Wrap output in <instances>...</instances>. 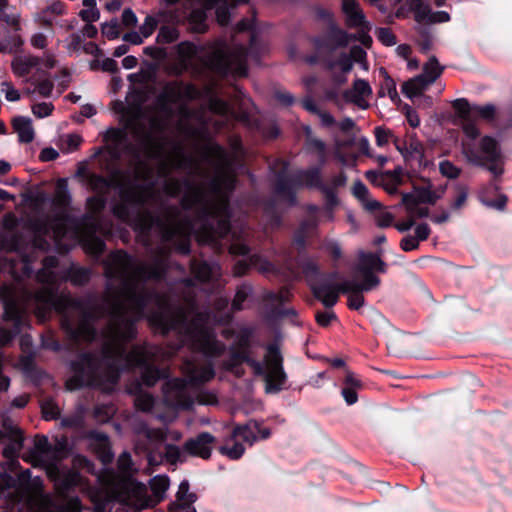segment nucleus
Returning <instances> with one entry per match:
<instances>
[{"label": "nucleus", "instance_id": "obj_1", "mask_svg": "<svg viewBox=\"0 0 512 512\" xmlns=\"http://www.w3.org/2000/svg\"><path fill=\"white\" fill-rule=\"evenodd\" d=\"M57 264L56 257H46L37 273L38 281L45 285L35 292L24 290L17 299L8 297L4 317L14 323V333H18L28 311L45 321L54 309L62 314V328L75 343L93 341L97 335L93 322L108 317L101 332V349L80 353L71 362L73 375L66 381L67 390L92 387L108 392L117 384L121 370L136 367L142 370L141 378L147 386L165 377V370L154 367L163 355L161 348L135 345L129 352L126 349L136 336L135 322L143 316L163 334L174 331L179 336L180 343L171 348L169 356L183 345L206 357H217L225 351L212 327L215 316L198 311L193 296H186L184 305L174 307L166 296L150 290L149 282L160 280L167 268L165 252L161 251L150 263L123 250L111 252L103 261L108 283L101 300L93 295H56L57 276L53 268Z\"/></svg>", "mask_w": 512, "mask_h": 512}, {"label": "nucleus", "instance_id": "obj_2", "mask_svg": "<svg viewBox=\"0 0 512 512\" xmlns=\"http://www.w3.org/2000/svg\"><path fill=\"white\" fill-rule=\"evenodd\" d=\"M198 90L191 84L168 82L156 98L157 113L147 116L140 107L123 114V128H109L104 134L105 149L114 160L129 157L142 166L141 157L158 159V175L164 178L163 191L177 196L185 189L180 209L164 207L160 196L150 185L122 184L120 202L113 214L142 234L156 227L163 244L174 243L182 254L190 251V236L195 234L200 243L216 245L230 232L229 193L234 189L235 166L242 149L233 142L232 151L209 142L203 146L201 159L188 155L182 144L174 143L166 151L165 130L175 115L174 104H179L177 132L191 139H200L204 127L190 123L194 111L185 103L195 99Z\"/></svg>", "mask_w": 512, "mask_h": 512}, {"label": "nucleus", "instance_id": "obj_3", "mask_svg": "<svg viewBox=\"0 0 512 512\" xmlns=\"http://www.w3.org/2000/svg\"><path fill=\"white\" fill-rule=\"evenodd\" d=\"M453 108L456 111L455 123L461 126L467 137L462 141V153L467 162L487 168L495 178L501 176L503 167L497 141L490 136H485L481 139L479 148L472 143L479 135L476 118L492 120L496 113L495 106L492 104L471 106L466 99L460 98L453 101Z\"/></svg>", "mask_w": 512, "mask_h": 512}, {"label": "nucleus", "instance_id": "obj_4", "mask_svg": "<svg viewBox=\"0 0 512 512\" xmlns=\"http://www.w3.org/2000/svg\"><path fill=\"white\" fill-rule=\"evenodd\" d=\"M249 335L243 334L238 337L237 342L232 346V352L226 367L233 370L241 363H247L253 368L256 375H264L266 393L280 392L286 382L287 376L282 365V356L276 346H269L265 356V365L261 362L250 359L247 353Z\"/></svg>", "mask_w": 512, "mask_h": 512}, {"label": "nucleus", "instance_id": "obj_5", "mask_svg": "<svg viewBox=\"0 0 512 512\" xmlns=\"http://www.w3.org/2000/svg\"><path fill=\"white\" fill-rule=\"evenodd\" d=\"M70 203L71 195L67 180L61 178L56 183L52 197V206L57 210L53 215L38 217L32 223L35 232L39 235L49 236L58 249H61L62 240L67 234V208Z\"/></svg>", "mask_w": 512, "mask_h": 512}, {"label": "nucleus", "instance_id": "obj_6", "mask_svg": "<svg viewBox=\"0 0 512 512\" xmlns=\"http://www.w3.org/2000/svg\"><path fill=\"white\" fill-rule=\"evenodd\" d=\"M257 45L256 36L253 35L250 41L249 49L243 46L229 47L225 43H217L211 53L206 57L207 67L219 75L232 74L234 76L247 75V59L258 61L255 53Z\"/></svg>", "mask_w": 512, "mask_h": 512}, {"label": "nucleus", "instance_id": "obj_7", "mask_svg": "<svg viewBox=\"0 0 512 512\" xmlns=\"http://www.w3.org/2000/svg\"><path fill=\"white\" fill-rule=\"evenodd\" d=\"M105 206V200L102 196H93L87 199V207L91 214L85 215L81 222V242L84 249L95 256L100 255L105 249L104 241L96 236L100 230V221L95 213L102 210Z\"/></svg>", "mask_w": 512, "mask_h": 512}, {"label": "nucleus", "instance_id": "obj_8", "mask_svg": "<svg viewBox=\"0 0 512 512\" xmlns=\"http://www.w3.org/2000/svg\"><path fill=\"white\" fill-rule=\"evenodd\" d=\"M324 185L321 169L318 167L300 170L290 175L287 165L283 164L282 169L277 172L276 193L281 196H290L294 189L299 186L321 190Z\"/></svg>", "mask_w": 512, "mask_h": 512}, {"label": "nucleus", "instance_id": "obj_9", "mask_svg": "<svg viewBox=\"0 0 512 512\" xmlns=\"http://www.w3.org/2000/svg\"><path fill=\"white\" fill-rule=\"evenodd\" d=\"M380 283L381 280L377 275H369L366 281L345 280L340 283L338 290H341L343 294H348V307L350 309L359 310L365 303L363 292L376 289Z\"/></svg>", "mask_w": 512, "mask_h": 512}, {"label": "nucleus", "instance_id": "obj_10", "mask_svg": "<svg viewBox=\"0 0 512 512\" xmlns=\"http://www.w3.org/2000/svg\"><path fill=\"white\" fill-rule=\"evenodd\" d=\"M165 403L173 408L188 409L193 405V396L187 381L174 378L166 381L162 388Z\"/></svg>", "mask_w": 512, "mask_h": 512}, {"label": "nucleus", "instance_id": "obj_11", "mask_svg": "<svg viewBox=\"0 0 512 512\" xmlns=\"http://www.w3.org/2000/svg\"><path fill=\"white\" fill-rule=\"evenodd\" d=\"M56 56L52 52H45L42 57L31 54L15 56L11 62V69L18 77L27 76L33 69L41 72L40 66L52 69L56 66Z\"/></svg>", "mask_w": 512, "mask_h": 512}, {"label": "nucleus", "instance_id": "obj_12", "mask_svg": "<svg viewBox=\"0 0 512 512\" xmlns=\"http://www.w3.org/2000/svg\"><path fill=\"white\" fill-rule=\"evenodd\" d=\"M336 278L337 273H331L326 276L320 275V277L310 285L314 296L327 308H331L337 303L338 295L341 293V290H338L340 283H334Z\"/></svg>", "mask_w": 512, "mask_h": 512}, {"label": "nucleus", "instance_id": "obj_13", "mask_svg": "<svg viewBox=\"0 0 512 512\" xmlns=\"http://www.w3.org/2000/svg\"><path fill=\"white\" fill-rule=\"evenodd\" d=\"M327 69L331 72L333 81L337 85H342L347 81V74L353 68L352 50L350 53H333L326 59Z\"/></svg>", "mask_w": 512, "mask_h": 512}, {"label": "nucleus", "instance_id": "obj_14", "mask_svg": "<svg viewBox=\"0 0 512 512\" xmlns=\"http://www.w3.org/2000/svg\"><path fill=\"white\" fill-rule=\"evenodd\" d=\"M216 439L209 432H202L196 437L188 439L184 444V451L192 456L208 459Z\"/></svg>", "mask_w": 512, "mask_h": 512}, {"label": "nucleus", "instance_id": "obj_15", "mask_svg": "<svg viewBox=\"0 0 512 512\" xmlns=\"http://www.w3.org/2000/svg\"><path fill=\"white\" fill-rule=\"evenodd\" d=\"M386 269L387 265L379 254L359 251L356 272L363 276L362 281H366L369 275H376L374 272L385 273Z\"/></svg>", "mask_w": 512, "mask_h": 512}, {"label": "nucleus", "instance_id": "obj_16", "mask_svg": "<svg viewBox=\"0 0 512 512\" xmlns=\"http://www.w3.org/2000/svg\"><path fill=\"white\" fill-rule=\"evenodd\" d=\"M372 95V88L366 80L356 79L350 89L343 93L346 102L353 103L361 109H367V98Z\"/></svg>", "mask_w": 512, "mask_h": 512}, {"label": "nucleus", "instance_id": "obj_17", "mask_svg": "<svg viewBox=\"0 0 512 512\" xmlns=\"http://www.w3.org/2000/svg\"><path fill=\"white\" fill-rule=\"evenodd\" d=\"M183 372L189 377L192 384H202L210 381L214 375V368L211 362L198 365L194 360H186L183 364Z\"/></svg>", "mask_w": 512, "mask_h": 512}, {"label": "nucleus", "instance_id": "obj_18", "mask_svg": "<svg viewBox=\"0 0 512 512\" xmlns=\"http://www.w3.org/2000/svg\"><path fill=\"white\" fill-rule=\"evenodd\" d=\"M342 12L346 18V24L350 28L366 27L365 15L357 0H342Z\"/></svg>", "mask_w": 512, "mask_h": 512}, {"label": "nucleus", "instance_id": "obj_19", "mask_svg": "<svg viewBox=\"0 0 512 512\" xmlns=\"http://www.w3.org/2000/svg\"><path fill=\"white\" fill-rule=\"evenodd\" d=\"M208 107L213 113L223 118V120L215 122L216 129H221L225 127L233 119L237 118V115L229 106V104L220 98L214 96L210 97L208 101Z\"/></svg>", "mask_w": 512, "mask_h": 512}, {"label": "nucleus", "instance_id": "obj_20", "mask_svg": "<svg viewBox=\"0 0 512 512\" xmlns=\"http://www.w3.org/2000/svg\"><path fill=\"white\" fill-rule=\"evenodd\" d=\"M31 85L33 88L28 87L24 91L28 96L38 94L41 97L48 98L51 97L54 89L53 81L45 75L43 77L39 75V77L31 79Z\"/></svg>", "mask_w": 512, "mask_h": 512}, {"label": "nucleus", "instance_id": "obj_21", "mask_svg": "<svg viewBox=\"0 0 512 512\" xmlns=\"http://www.w3.org/2000/svg\"><path fill=\"white\" fill-rule=\"evenodd\" d=\"M431 84L433 83L429 82L428 78H425V76H422L420 74L406 81L402 86V92L405 94L406 97L412 99L420 95Z\"/></svg>", "mask_w": 512, "mask_h": 512}, {"label": "nucleus", "instance_id": "obj_22", "mask_svg": "<svg viewBox=\"0 0 512 512\" xmlns=\"http://www.w3.org/2000/svg\"><path fill=\"white\" fill-rule=\"evenodd\" d=\"M14 131L18 134L20 142L30 143L34 139V129L31 120L27 117L18 116L12 120Z\"/></svg>", "mask_w": 512, "mask_h": 512}, {"label": "nucleus", "instance_id": "obj_23", "mask_svg": "<svg viewBox=\"0 0 512 512\" xmlns=\"http://www.w3.org/2000/svg\"><path fill=\"white\" fill-rule=\"evenodd\" d=\"M353 195L368 211H376L381 208L380 202L370 197L368 188L361 181L354 183Z\"/></svg>", "mask_w": 512, "mask_h": 512}, {"label": "nucleus", "instance_id": "obj_24", "mask_svg": "<svg viewBox=\"0 0 512 512\" xmlns=\"http://www.w3.org/2000/svg\"><path fill=\"white\" fill-rule=\"evenodd\" d=\"M217 266L206 261L193 259L191 261V272L201 282L210 280L217 272Z\"/></svg>", "mask_w": 512, "mask_h": 512}, {"label": "nucleus", "instance_id": "obj_25", "mask_svg": "<svg viewBox=\"0 0 512 512\" xmlns=\"http://www.w3.org/2000/svg\"><path fill=\"white\" fill-rule=\"evenodd\" d=\"M257 431H259V423L256 421H250L243 426L235 427L232 437L239 438L249 445H252L258 439Z\"/></svg>", "mask_w": 512, "mask_h": 512}, {"label": "nucleus", "instance_id": "obj_26", "mask_svg": "<svg viewBox=\"0 0 512 512\" xmlns=\"http://www.w3.org/2000/svg\"><path fill=\"white\" fill-rule=\"evenodd\" d=\"M85 183L93 192L97 193L98 196L105 195L111 187L110 180L94 173L85 175Z\"/></svg>", "mask_w": 512, "mask_h": 512}, {"label": "nucleus", "instance_id": "obj_27", "mask_svg": "<svg viewBox=\"0 0 512 512\" xmlns=\"http://www.w3.org/2000/svg\"><path fill=\"white\" fill-rule=\"evenodd\" d=\"M207 15L205 9H193L188 16V27L194 33H204L207 30Z\"/></svg>", "mask_w": 512, "mask_h": 512}, {"label": "nucleus", "instance_id": "obj_28", "mask_svg": "<svg viewBox=\"0 0 512 512\" xmlns=\"http://www.w3.org/2000/svg\"><path fill=\"white\" fill-rule=\"evenodd\" d=\"M150 487L155 500L147 503L146 506H153L164 498V494L169 488V478L162 475L155 476L150 481Z\"/></svg>", "mask_w": 512, "mask_h": 512}, {"label": "nucleus", "instance_id": "obj_29", "mask_svg": "<svg viewBox=\"0 0 512 512\" xmlns=\"http://www.w3.org/2000/svg\"><path fill=\"white\" fill-rule=\"evenodd\" d=\"M82 477L77 470L70 469L63 472L60 482L57 483V490L64 494L70 488L80 485Z\"/></svg>", "mask_w": 512, "mask_h": 512}, {"label": "nucleus", "instance_id": "obj_30", "mask_svg": "<svg viewBox=\"0 0 512 512\" xmlns=\"http://www.w3.org/2000/svg\"><path fill=\"white\" fill-rule=\"evenodd\" d=\"M402 203L404 204L408 217L414 219L425 218L429 215V209L422 206L421 202L414 201L411 196H402Z\"/></svg>", "mask_w": 512, "mask_h": 512}, {"label": "nucleus", "instance_id": "obj_31", "mask_svg": "<svg viewBox=\"0 0 512 512\" xmlns=\"http://www.w3.org/2000/svg\"><path fill=\"white\" fill-rule=\"evenodd\" d=\"M299 267L305 275L309 285L320 277L319 266L317 262L310 258H303L299 261Z\"/></svg>", "mask_w": 512, "mask_h": 512}, {"label": "nucleus", "instance_id": "obj_32", "mask_svg": "<svg viewBox=\"0 0 512 512\" xmlns=\"http://www.w3.org/2000/svg\"><path fill=\"white\" fill-rule=\"evenodd\" d=\"M2 427L5 430V432H3L5 434V437L10 438L13 442L17 444L18 449H21L24 440L21 429L18 426H16L13 423V421L8 417L3 419Z\"/></svg>", "mask_w": 512, "mask_h": 512}, {"label": "nucleus", "instance_id": "obj_33", "mask_svg": "<svg viewBox=\"0 0 512 512\" xmlns=\"http://www.w3.org/2000/svg\"><path fill=\"white\" fill-rule=\"evenodd\" d=\"M177 503L181 508H189L196 501L197 497L194 493L189 492V483L184 480L180 483L177 495Z\"/></svg>", "mask_w": 512, "mask_h": 512}, {"label": "nucleus", "instance_id": "obj_34", "mask_svg": "<svg viewBox=\"0 0 512 512\" xmlns=\"http://www.w3.org/2000/svg\"><path fill=\"white\" fill-rule=\"evenodd\" d=\"M228 0H216L211 6H208V4L205 1H201L203 3L205 9H211L214 6H217L216 8V18L217 22L221 26H226L229 23L230 20V12L229 8L227 6Z\"/></svg>", "mask_w": 512, "mask_h": 512}, {"label": "nucleus", "instance_id": "obj_35", "mask_svg": "<svg viewBox=\"0 0 512 512\" xmlns=\"http://www.w3.org/2000/svg\"><path fill=\"white\" fill-rule=\"evenodd\" d=\"M138 438H145L149 443H159L164 441L165 432L160 428H149L146 425H141L137 430Z\"/></svg>", "mask_w": 512, "mask_h": 512}, {"label": "nucleus", "instance_id": "obj_36", "mask_svg": "<svg viewBox=\"0 0 512 512\" xmlns=\"http://www.w3.org/2000/svg\"><path fill=\"white\" fill-rule=\"evenodd\" d=\"M403 196H411L414 201L429 204H434L438 199V196L427 187L415 188L413 193H406Z\"/></svg>", "mask_w": 512, "mask_h": 512}, {"label": "nucleus", "instance_id": "obj_37", "mask_svg": "<svg viewBox=\"0 0 512 512\" xmlns=\"http://www.w3.org/2000/svg\"><path fill=\"white\" fill-rule=\"evenodd\" d=\"M443 67L439 65L435 57H431L423 67L422 76L429 79V82L434 83L442 74Z\"/></svg>", "mask_w": 512, "mask_h": 512}, {"label": "nucleus", "instance_id": "obj_38", "mask_svg": "<svg viewBox=\"0 0 512 512\" xmlns=\"http://www.w3.org/2000/svg\"><path fill=\"white\" fill-rule=\"evenodd\" d=\"M245 234H246L245 230L241 231V235L237 234L236 231L232 232V243L230 244V247H229V252L231 254L238 255V256H244L249 253V247L245 243L242 242V240H243L242 235H245Z\"/></svg>", "mask_w": 512, "mask_h": 512}, {"label": "nucleus", "instance_id": "obj_39", "mask_svg": "<svg viewBox=\"0 0 512 512\" xmlns=\"http://www.w3.org/2000/svg\"><path fill=\"white\" fill-rule=\"evenodd\" d=\"M317 226L315 219L304 221L294 236V243L299 249H304L306 235L309 231L313 230Z\"/></svg>", "mask_w": 512, "mask_h": 512}, {"label": "nucleus", "instance_id": "obj_40", "mask_svg": "<svg viewBox=\"0 0 512 512\" xmlns=\"http://www.w3.org/2000/svg\"><path fill=\"white\" fill-rule=\"evenodd\" d=\"M91 272L87 268L75 267L71 268L68 273V279L74 285L81 286L90 280Z\"/></svg>", "mask_w": 512, "mask_h": 512}, {"label": "nucleus", "instance_id": "obj_41", "mask_svg": "<svg viewBox=\"0 0 512 512\" xmlns=\"http://www.w3.org/2000/svg\"><path fill=\"white\" fill-rule=\"evenodd\" d=\"M251 292L252 287L249 284H242L238 287L232 302V308L234 311L243 309V303L248 299Z\"/></svg>", "mask_w": 512, "mask_h": 512}, {"label": "nucleus", "instance_id": "obj_42", "mask_svg": "<svg viewBox=\"0 0 512 512\" xmlns=\"http://www.w3.org/2000/svg\"><path fill=\"white\" fill-rule=\"evenodd\" d=\"M177 53L181 62L186 64L196 55L197 47L195 44L188 41L181 42L177 46Z\"/></svg>", "mask_w": 512, "mask_h": 512}, {"label": "nucleus", "instance_id": "obj_43", "mask_svg": "<svg viewBox=\"0 0 512 512\" xmlns=\"http://www.w3.org/2000/svg\"><path fill=\"white\" fill-rule=\"evenodd\" d=\"M179 37V32L175 27L162 26L157 34V42L160 44H168L176 41Z\"/></svg>", "mask_w": 512, "mask_h": 512}, {"label": "nucleus", "instance_id": "obj_44", "mask_svg": "<svg viewBox=\"0 0 512 512\" xmlns=\"http://www.w3.org/2000/svg\"><path fill=\"white\" fill-rule=\"evenodd\" d=\"M250 265L263 274L271 273L275 270L271 262L257 254L250 256Z\"/></svg>", "mask_w": 512, "mask_h": 512}, {"label": "nucleus", "instance_id": "obj_45", "mask_svg": "<svg viewBox=\"0 0 512 512\" xmlns=\"http://www.w3.org/2000/svg\"><path fill=\"white\" fill-rule=\"evenodd\" d=\"M42 414L45 420L57 419L60 415V408L52 399H46L41 404Z\"/></svg>", "mask_w": 512, "mask_h": 512}, {"label": "nucleus", "instance_id": "obj_46", "mask_svg": "<svg viewBox=\"0 0 512 512\" xmlns=\"http://www.w3.org/2000/svg\"><path fill=\"white\" fill-rule=\"evenodd\" d=\"M468 198V189L465 186L458 185L455 189V195L451 202V208L453 210H459L461 209Z\"/></svg>", "mask_w": 512, "mask_h": 512}, {"label": "nucleus", "instance_id": "obj_47", "mask_svg": "<svg viewBox=\"0 0 512 512\" xmlns=\"http://www.w3.org/2000/svg\"><path fill=\"white\" fill-rule=\"evenodd\" d=\"M154 402L153 396L146 392L138 393L135 398L136 408L144 412L150 411L154 406Z\"/></svg>", "mask_w": 512, "mask_h": 512}, {"label": "nucleus", "instance_id": "obj_48", "mask_svg": "<svg viewBox=\"0 0 512 512\" xmlns=\"http://www.w3.org/2000/svg\"><path fill=\"white\" fill-rule=\"evenodd\" d=\"M433 12L428 5L419 3L414 10L415 20L419 23H431Z\"/></svg>", "mask_w": 512, "mask_h": 512}, {"label": "nucleus", "instance_id": "obj_49", "mask_svg": "<svg viewBox=\"0 0 512 512\" xmlns=\"http://www.w3.org/2000/svg\"><path fill=\"white\" fill-rule=\"evenodd\" d=\"M439 170L443 176L450 179H456L461 173V169L449 160L441 161L439 163Z\"/></svg>", "mask_w": 512, "mask_h": 512}, {"label": "nucleus", "instance_id": "obj_50", "mask_svg": "<svg viewBox=\"0 0 512 512\" xmlns=\"http://www.w3.org/2000/svg\"><path fill=\"white\" fill-rule=\"evenodd\" d=\"M8 6V0H0V21L7 23L8 25L19 29V16L8 15L5 13V9Z\"/></svg>", "mask_w": 512, "mask_h": 512}, {"label": "nucleus", "instance_id": "obj_51", "mask_svg": "<svg viewBox=\"0 0 512 512\" xmlns=\"http://www.w3.org/2000/svg\"><path fill=\"white\" fill-rule=\"evenodd\" d=\"M245 448L241 443L235 442L231 447L223 446L220 448V452L230 459H239L244 454Z\"/></svg>", "mask_w": 512, "mask_h": 512}, {"label": "nucleus", "instance_id": "obj_52", "mask_svg": "<svg viewBox=\"0 0 512 512\" xmlns=\"http://www.w3.org/2000/svg\"><path fill=\"white\" fill-rule=\"evenodd\" d=\"M292 293L287 287L281 288L277 293L269 292L265 296V300L271 302L284 303L291 299Z\"/></svg>", "mask_w": 512, "mask_h": 512}, {"label": "nucleus", "instance_id": "obj_53", "mask_svg": "<svg viewBox=\"0 0 512 512\" xmlns=\"http://www.w3.org/2000/svg\"><path fill=\"white\" fill-rule=\"evenodd\" d=\"M376 36L378 40L386 46H393L396 44V36L390 28L383 27L377 29Z\"/></svg>", "mask_w": 512, "mask_h": 512}, {"label": "nucleus", "instance_id": "obj_54", "mask_svg": "<svg viewBox=\"0 0 512 512\" xmlns=\"http://www.w3.org/2000/svg\"><path fill=\"white\" fill-rule=\"evenodd\" d=\"M81 143L82 138L77 134H69L62 138L63 150L65 152H72L78 149Z\"/></svg>", "mask_w": 512, "mask_h": 512}, {"label": "nucleus", "instance_id": "obj_55", "mask_svg": "<svg viewBox=\"0 0 512 512\" xmlns=\"http://www.w3.org/2000/svg\"><path fill=\"white\" fill-rule=\"evenodd\" d=\"M157 26L158 20L154 16L148 15L140 26L139 31L145 38H148L153 34Z\"/></svg>", "mask_w": 512, "mask_h": 512}, {"label": "nucleus", "instance_id": "obj_56", "mask_svg": "<svg viewBox=\"0 0 512 512\" xmlns=\"http://www.w3.org/2000/svg\"><path fill=\"white\" fill-rule=\"evenodd\" d=\"M53 109H54V106L52 105V103L42 102V103L34 104L32 106V113L37 118H44V117L49 116L52 113Z\"/></svg>", "mask_w": 512, "mask_h": 512}, {"label": "nucleus", "instance_id": "obj_57", "mask_svg": "<svg viewBox=\"0 0 512 512\" xmlns=\"http://www.w3.org/2000/svg\"><path fill=\"white\" fill-rule=\"evenodd\" d=\"M380 74L383 76L384 79L380 86L379 95L385 96L386 93L390 92L393 88L396 87V83L388 75L387 71L384 68L380 69Z\"/></svg>", "mask_w": 512, "mask_h": 512}, {"label": "nucleus", "instance_id": "obj_58", "mask_svg": "<svg viewBox=\"0 0 512 512\" xmlns=\"http://www.w3.org/2000/svg\"><path fill=\"white\" fill-rule=\"evenodd\" d=\"M1 91L5 94V98L11 102L18 101L21 97L19 91L14 88L11 82H2Z\"/></svg>", "mask_w": 512, "mask_h": 512}, {"label": "nucleus", "instance_id": "obj_59", "mask_svg": "<svg viewBox=\"0 0 512 512\" xmlns=\"http://www.w3.org/2000/svg\"><path fill=\"white\" fill-rule=\"evenodd\" d=\"M118 469L122 474H129L132 471V460L128 452H123L117 461Z\"/></svg>", "mask_w": 512, "mask_h": 512}, {"label": "nucleus", "instance_id": "obj_60", "mask_svg": "<svg viewBox=\"0 0 512 512\" xmlns=\"http://www.w3.org/2000/svg\"><path fill=\"white\" fill-rule=\"evenodd\" d=\"M102 34L109 40H113L119 37V25L117 21H111L102 25Z\"/></svg>", "mask_w": 512, "mask_h": 512}, {"label": "nucleus", "instance_id": "obj_61", "mask_svg": "<svg viewBox=\"0 0 512 512\" xmlns=\"http://www.w3.org/2000/svg\"><path fill=\"white\" fill-rule=\"evenodd\" d=\"M34 449L39 455L48 454L51 451V445L46 436H36L34 440Z\"/></svg>", "mask_w": 512, "mask_h": 512}, {"label": "nucleus", "instance_id": "obj_62", "mask_svg": "<svg viewBox=\"0 0 512 512\" xmlns=\"http://www.w3.org/2000/svg\"><path fill=\"white\" fill-rule=\"evenodd\" d=\"M352 57H353V63L357 62L361 65L362 69L367 71L369 69L368 63L366 61V53L365 51L358 47L354 46L352 48Z\"/></svg>", "mask_w": 512, "mask_h": 512}, {"label": "nucleus", "instance_id": "obj_63", "mask_svg": "<svg viewBox=\"0 0 512 512\" xmlns=\"http://www.w3.org/2000/svg\"><path fill=\"white\" fill-rule=\"evenodd\" d=\"M323 249L331 254L333 259L338 260L342 257V250L338 242L328 240L323 243Z\"/></svg>", "mask_w": 512, "mask_h": 512}, {"label": "nucleus", "instance_id": "obj_64", "mask_svg": "<svg viewBox=\"0 0 512 512\" xmlns=\"http://www.w3.org/2000/svg\"><path fill=\"white\" fill-rule=\"evenodd\" d=\"M83 37L80 33H73L69 36L67 50L69 52H77L82 48Z\"/></svg>", "mask_w": 512, "mask_h": 512}]
</instances>
